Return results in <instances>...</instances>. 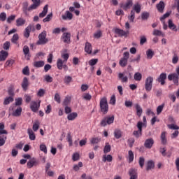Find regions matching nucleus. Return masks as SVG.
<instances>
[{"label": "nucleus", "instance_id": "nucleus-1", "mask_svg": "<svg viewBox=\"0 0 179 179\" xmlns=\"http://www.w3.org/2000/svg\"><path fill=\"white\" fill-rule=\"evenodd\" d=\"M33 3L29 7V2L24 1L22 3V11L25 16H29V12L37 9L41 5V0H31Z\"/></svg>", "mask_w": 179, "mask_h": 179}, {"label": "nucleus", "instance_id": "nucleus-2", "mask_svg": "<svg viewBox=\"0 0 179 179\" xmlns=\"http://www.w3.org/2000/svg\"><path fill=\"white\" fill-rule=\"evenodd\" d=\"M99 106L102 114L106 115L108 113V102L107 101V97L103 96L101 99Z\"/></svg>", "mask_w": 179, "mask_h": 179}, {"label": "nucleus", "instance_id": "nucleus-3", "mask_svg": "<svg viewBox=\"0 0 179 179\" xmlns=\"http://www.w3.org/2000/svg\"><path fill=\"white\" fill-rule=\"evenodd\" d=\"M47 37V31H43L41 34L38 35V41L36 42L37 45H44V44H47L48 39Z\"/></svg>", "mask_w": 179, "mask_h": 179}, {"label": "nucleus", "instance_id": "nucleus-4", "mask_svg": "<svg viewBox=\"0 0 179 179\" xmlns=\"http://www.w3.org/2000/svg\"><path fill=\"white\" fill-rule=\"evenodd\" d=\"M129 59V52H124L123 57L120 60L119 64L122 68H125L128 65V59Z\"/></svg>", "mask_w": 179, "mask_h": 179}, {"label": "nucleus", "instance_id": "nucleus-5", "mask_svg": "<svg viewBox=\"0 0 179 179\" xmlns=\"http://www.w3.org/2000/svg\"><path fill=\"white\" fill-rule=\"evenodd\" d=\"M152 86H153V78L151 76H149L145 79V89L146 92H150V90H152Z\"/></svg>", "mask_w": 179, "mask_h": 179}, {"label": "nucleus", "instance_id": "nucleus-6", "mask_svg": "<svg viewBox=\"0 0 179 179\" xmlns=\"http://www.w3.org/2000/svg\"><path fill=\"white\" fill-rule=\"evenodd\" d=\"M113 122H114V115L111 117L107 116L101 121V127H106L107 124L110 125L113 124Z\"/></svg>", "mask_w": 179, "mask_h": 179}, {"label": "nucleus", "instance_id": "nucleus-7", "mask_svg": "<svg viewBox=\"0 0 179 179\" xmlns=\"http://www.w3.org/2000/svg\"><path fill=\"white\" fill-rule=\"evenodd\" d=\"M142 127H143V123L142 122H138L137 128L138 130L133 132V135L136 138H141V136H142Z\"/></svg>", "mask_w": 179, "mask_h": 179}, {"label": "nucleus", "instance_id": "nucleus-8", "mask_svg": "<svg viewBox=\"0 0 179 179\" xmlns=\"http://www.w3.org/2000/svg\"><path fill=\"white\" fill-rule=\"evenodd\" d=\"M115 34H118L119 37H128V35L129 34V31H124L119 28L115 29Z\"/></svg>", "mask_w": 179, "mask_h": 179}, {"label": "nucleus", "instance_id": "nucleus-9", "mask_svg": "<svg viewBox=\"0 0 179 179\" xmlns=\"http://www.w3.org/2000/svg\"><path fill=\"white\" fill-rule=\"evenodd\" d=\"M132 5H134V1H132V0H127L124 4L123 3H120V8H122L124 10H128V9H131Z\"/></svg>", "mask_w": 179, "mask_h": 179}, {"label": "nucleus", "instance_id": "nucleus-10", "mask_svg": "<svg viewBox=\"0 0 179 179\" xmlns=\"http://www.w3.org/2000/svg\"><path fill=\"white\" fill-rule=\"evenodd\" d=\"M168 79L169 80H173V83L176 85V86H178L179 76L177 75V73H173L172 74H169L168 76Z\"/></svg>", "mask_w": 179, "mask_h": 179}, {"label": "nucleus", "instance_id": "nucleus-11", "mask_svg": "<svg viewBox=\"0 0 179 179\" xmlns=\"http://www.w3.org/2000/svg\"><path fill=\"white\" fill-rule=\"evenodd\" d=\"M34 30V26L29 24L26 29L24 32V37L25 38H29L30 37V33H31V31Z\"/></svg>", "mask_w": 179, "mask_h": 179}, {"label": "nucleus", "instance_id": "nucleus-12", "mask_svg": "<svg viewBox=\"0 0 179 179\" xmlns=\"http://www.w3.org/2000/svg\"><path fill=\"white\" fill-rule=\"evenodd\" d=\"M62 38L66 44H71V33L64 32L62 36Z\"/></svg>", "mask_w": 179, "mask_h": 179}, {"label": "nucleus", "instance_id": "nucleus-13", "mask_svg": "<svg viewBox=\"0 0 179 179\" xmlns=\"http://www.w3.org/2000/svg\"><path fill=\"white\" fill-rule=\"evenodd\" d=\"M166 79H167V74H166V73H162L157 78V81L161 83L162 86H163L166 84Z\"/></svg>", "mask_w": 179, "mask_h": 179}, {"label": "nucleus", "instance_id": "nucleus-14", "mask_svg": "<svg viewBox=\"0 0 179 179\" xmlns=\"http://www.w3.org/2000/svg\"><path fill=\"white\" fill-rule=\"evenodd\" d=\"M38 160H37L36 158L31 159L27 164V166L28 169H31V167L34 166H38Z\"/></svg>", "mask_w": 179, "mask_h": 179}, {"label": "nucleus", "instance_id": "nucleus-15", "mask_svg": "<svg viewBox=\"0 0 179 179\" xmlns=\"http://www.w3.org/2000/svg\"><path fill=\"white\" fill-rule=\"evenodd\" d=\"M155 144V140H153L152 138H150L148 139H146L144 143V146L147 149H152V146Z\"/></svg>", "mask_w": 179, "mask_h": 179}, {"label": "nucleus", "instance_id": "nucleus-16", "mask_svg": "<svg viewBox=\"0 0 179 179\" xmlns=\"http://www.w3.org/2000/svg\"><path fill=\"white\" fill-rule=\"evenodd\" d=\"M30 108L31 111L36 113V111H38V108H40V103H38L34 101H31L30 104Z\"/></svg>", "mask_w": 179, "mask_h": 179}, {"label": "nucleus", "instance_id": "nucleus-17", "mask_svg": "<svg viewBox=\"0 0 179 179\" xmlns=\"http://www.w3.org/2000/svg\"><path fill=\"white\" fill-rule=\"evenodd\" d=\"M22 108L20 106H17V108H14L13 110L11 115H13V117H20V115H22Z\"/></svg>", "mask_w": 179, "mask_h": 179}, {"label": "nucleus", "instance_id": "nucleus-18", "mask_svg": "<svg viewBox=\"0 0 179 179\" xmlns=\"http://www.w3.org/2000/svg\"><path fill=\"white\" fill-rule=\"evenodd\" d=\"M21 86L24 92H26L29 87V79L27 77L23 78Z\"/></svg>", "mask_w": 179, "mask_h": 179}, {"label": "nucleus", "instance_id": "nucleus-19", "mask_svg": "<svg viewBox=\"0 0 179 179\" xmlns=\"http://www.w3.org/2000/svg\"><path fill=\"white\" fill-rule=\"evenodd\" d=\"M129 179H138V173L136 169H131L129 171Z\"/></svg>", "mask_w": 179, "mask_h": 179}, {"label": "nucleus", "instance_id": "nucleus-20", "mask_svg": "<svg viewBox=\"0 0 179 179\" xmlns=\"http://www.w3.org/2000/svg\"><path fill=\"white\" fill-rule=\"evenodd\" d=\"M73 17V15L69 11H66L65 15H62V19H63V20H66L67 19L69 20H72Z\"/></svg>", "mask_w": 179, "mask_h": 179}, {"label": "nucleus", "instance_id": "nucleus-21", "mask_svg": "<svg viewBox=\"0 0 179 179\" xmlns=\"http://www.w3.org/2000/svg\"><path fill=\"white\" fill-rule=\"evenodd\" d=\"M164 8H165V4L162 1L158 4H157V9L158 12H159L160 13H163V12H164Z\"/></svg>", "mask_w": 179, "mask_h": 179}, {"label": "nucleus", "instance_id": "nucleus-22", "mask_svg": "<svg viewBox=\"0 0 179 179\" xmlns=\"http://www.w3.org/2000/svg\"><path fill=\"white\" fill-rule=\"evenodd\" d=\"M124 73H118V78L122 83H127V82H128V77L127 76H124Z\"/></svg>", "mask_w": 179, "mask_h": 179}, {"label": "nucleus", "instance_id": "nucleus-23", "mask_svg": "<svg viewBox=\"0 0 179 179\" xmlns=\"http://www.w3.org/2000/svg\"><path fill=\"white\" fill-rule=\"evenodd\" d=\"M23 104V99L22 98H17L15 99V102L14 106L12 108V110L16 108L17 107H20Z\"/></svg>", "mask_w": 179, "mask_h": 179}, {"label": "nucleus", "instance_id": "nucleus-24", "mask_svg": "<svg viewBox=\"0 0 179 179\" xmlns=\"http://www.w3.org/2000/svg\"><path fill=\"white\" fill-rule=\"evenodd\" d=\"M8 53L5 50H1L0 52V61H6V58H8Z\"/></svg>", "mask_w": 179, "mask_h": 179}, {"label": "nucleus", "instance_id": "nucleus-25", "mask_svg": "<svg viewBox=\"0 0 179 179\" xmlns=\"http://www.w3.org/2000/svg\"><path fill=\"white\" fill-rule=\"evenodd\" d=\"M92 44L89 42H87L85 46V52H87V54H92Z\"/></svg>", "mask_w": 179, "mask_h": 179}, {"label": "nucleus", "instance_id": "nucleus-26", "mask_svg": "<svg viewBox=\"0 0 179 179\" xmlns=\"http://www.w3.org/2000/svg\"><path fill=\"white\" fill-rule=\"evenodd\" d=\"M45 62L44 61L41 60V61H37L34 62V68H43L44 66Z\"/></svg>", "mask_w": 179, "mask_h": 179}, {"label": "nucleus", "instance_id": "nucleus-27", "mask_svg": "<svg viewBox=\"0 0 179 179\" xmlns=\"http://www.w3.org/2000/svg\"><path fill=\"white\" fill-rule=\"evenodd\" d=\"M27 132H28V135L29 136V139L31 141H35L36 140V134H34V132L33 131V130L29 128L27 129Z\"/></svg>", "mask_w": 179, "mask_h": 179}, {"label": "nucleus", "instance_id": "nucleus-28", "mask_svg": "<svg viewBox=\"0 0 179 179\" xmlns=\"http://www.w3.org/2000/svg\"><path fill=\"white\" fill-rule=\"evenodd\" d=\"M48 13V5L46 4L43 7V11L39 14V17H45V15H47Z\"/></svg>", "mask_w": 179, "mask_h": 179}, {"label": "nucleus", "instance_id": "nucleus-29", "mask_svg": "<svg viewBox=\"0 0 179 179\" xmlns=\"http://www.w3.org/2000/svg\"><path fill=\"white\" fill-rule=\"evenodd\" d=\"M25 23H26V20L22 17H20L16 20V26L17 27H20V26H23V24H24Z\"/></svg>", "mask_w": 179, "mask_h": 179}, {"label": "nucleus", "instance_id": "nucleus-30", "mask_svg": "<svg viewBox=\"0 0 179 179\" xmlns=\"http://www.w3.org/2000/svg\"><path fill=\"white\" fill-rule=\"evenodd\" d=\"M155 169V162L153 161H148L146 166V171L152 170Z\"/></svg>", "mask_w": 179, "mask_h": 179}, {"label": "nucleus", "instance_id": "nucleus-31", "mask_svg": "<svg viewBox=\"0 0 179 179\" xmlns=\"http://www.w3.org/2000/svg\"><path fill=\"white\" fill-rule=\"evenodd\" d=\"M168 24H169V29H171V30H174L175 31H177L178 30L177 29V27L176 26V24L173 23V20H169Z\"/></svg>", "mask_w": 179, "mask_h": 179}, {"label": "nucleus", "instance_id": "nucleus-32", "mask_svg": "<svg viewBox=\"0 0 179 179\" xmlns=\"http://www.w3.org/2000/svg\"><path fill=\"white\" fill-rule=\"evenodd\" d=\"M161 142L162 145H167V138H166V131L161 134Z\"/></svg>", "mask_w": 179, "mask_h": 179}, {"label": "nucleus", "instance_id": "nucleus-33", "mask_svg": "<svg viewBox=\"0 0 179 179\" xmlns=\"http://www.w3.org/2000/svg\"><path fill=\"white\" fill-rule=\"evenodd\" d=\"M136 114L138 117H141L142 115V113H143V110H142V108L139 104H136Z\"/></svg>", "mask_w": 179, "mask_h": 179}, {"label": "nucleus", "instance_id": "nucleus-34", "mask_svg": "<svg viewBox=\"0 0 179 179\" xmlns=\"http://www.w3.org/2000/svg\"><path fill=\"white\" fill-rule=\"evenodd\" d=\"M141 4H139V3L134 4L133 6V10H134V12L137 13H141Z\"/></svg>", "mask_w": 179, "mask_h": 179}, {"label": "nucleus", "instance_id": "nucleus-35", "mask_svg": "<svg viewBox=\"0 0 179 179\" xmlns=\"http://www.w3.org/2000/svg\"><path fill=\"white\" fill-rule=\"evenodd\" d=\"M71 96H66L63 101L62 106H69V104L71 103Z\"/></svg>", "mask_w": 179, "mask_h": 179}, {"label": "nucleus", "instance_id": "nucleus-36", "mask_svg": "<svg viewBox=\"0 0 179 179\" xmlns=\"http://www.w3.org/2000/svg\"><path fill=\"white\" fill-rule=\"evenodd\" d=\"M103 162L106 163V162H108L109 163L113 162V156L111 155H108L107 156L103 155Z\"/></svg>", "mask_w": 179, "mask_h": 179}, {"label": "nucleus", "instance_id": "nucleus-37", "mask_svg": "<svg viewBox=\"0 0 179 179\" xmlns=\"http://www.w3.org/2000/svg\"><path fill=\"white\" fill-rule=\"evenodd\" d=\"M147 54V58L148 59H152L153 58V56L155 55V52L152 50V49H148L146 52Z\"/></svg>", "mask_w": 179, "mask_h": 179}, {"label": "nucleus", "instance_id": "nucleus-38", "mask_svg": "<svg viewBox=\"0 0 179 179\" xmlns=\"http://www.w3.org/2000/svg\"><path fill=\"white\" fill-rule=\"evenodd\" d=\"M76 117H78V113H72L69 114V115L67 116V118H68L69 121H73V120H75V118H76Z\"/></svg>", "mask_w": 179, "mask_h": 179}, {"label": "nucleus", "instance_id": "nucleus-39", "mask_svg": "<svg viewBox=\"0 0 179 179\" xmlns=\"http://www.w3.org/2000/svg\"><path fill=\"white\" fill-rule=\"evenodd\" d=\"M114 135H115V138H116V139H120V138H121L122 136V132L121 131V130L116 129L114 131Z\"/></svg>", "mask_w": 179, "mask_h": 179}, {"label": "nucleus", "instance_id": "nucleus-40", "mask_svg": "<svg viewBox=\"0 0 179 179\" xmlns=\"http://www.w3.org/2000/svg\"><path fill=\"white\" fill-rule=\"evenodd\" d=\"M109 152H111V145L108 144V143H106V145L103 148V153H108Z\"/></svg>", "mask_w": 179, "mask_h": 179}, {"label": "nucleus", "instance_id": "nucleus-41", "mask_svg": "<svg viewBox=\"0 0 179 179\" xmlns=\"http://www.w3.org/2000/svg\"><path fill=\"white\" fill-rule=\"evenodd\" d=\"M80 167H83V163H82V162H78V164H75L73 167V170H74V171H79Z\"/></svg>", "mask_w": 179, "mask_h": 179}, {"label": "nucleus", "instance_id": "nucleus-42", "mask_svg": "<svg viewBox=\"0 0 179 179\" xmlns=\"http://www.w3.org/2000/svg\"><path fill=\"white\" fill-rule=\"evenodd\" d=\"M13 101V97L8 96L4 99L3 104L4 106H8V104H9L10 103H12Z\"/></svg>", "mask_w": 179, "mask_h": 179}, {"label": "nucleus", "instance_id": "nucleus-43", "mask_svg": "<svg viewBox=\"0 0 179 179\" xmlns=\"http://www.w3.org/2000/svg\"><path fill=\"white\" fill-rule=\"evenodd\" d=\"M64 61H62V59H58L57 62V66L58 68V69H59L61 71V69H62V67L64 66Z\"/></svg>", "mask_w": 179, "mask_h": 179}, {"label": "nucleus", "instance_id": "nucleus-44", "mask_svg": "<svg viewBox=\"0 0 179 179\" xmlns=\"http://www.w3.org/2000/svg\"><path fill=\"white\" fill-rule=\"evenodd\" d=\"M101 141V138L99 137L92 138L90 141L92 145H97L100 141Z\"/></svg>", "mask_w": 179, "mask_h": 179}, {"label": "nucleus", "instance_id": "nucleus-45", "mask_svg": "<svg viewBox=\"0 0 179 179\" xmlns=\"http://www.w3.org/2000/svg\"><path fill=\"white\" fill-rule=\"evenodd\" d=\"M130 15H131L128 16V19L129 20H130V22H131V23H134V20H135V11H134V10H131Z\"/></svg>", "mask_w": 179, "mask_h": 179}, {"label": "nucleus", "instance_id": "nucleus-46", "mask_svg": "<svg viewBox=\"0 0 179 179\" xmlns=\"http://www.w3.org/2000/svg\"><path fill=\"white\" fill-rule=\"evenodd\" d=\"M153 36H162V37H164V34L162 32V31L158 29H154L152 32Z\"/></svg>", "mask_w": 179, "mask_h": 179}, {"label": "nucleus", "instance_id": "nucleus-47", "mask_svg": "<svg viewBox=\"0 0 179 179\" xmlns=\"http://www.w3.org/2000/svg\"><path fill=\"white\" fill-rule=\"evenodd\" d=\"M149 16H150V14L148 12H143L141 13L142 20H148V19H149Z\"/></svg>", "mask_w": 179, "mask_h": 179}, {"label": "nucleus", "instance_id": "nucleus-48", "mask_svg": "<svg viewBox=\"0 0 179 179\" xmlns=\"http://www.w3.org/2000/svg\"><path fill=\"white\" fill-rule=\"evenodd\" d=\"M38 128H40V122L36 121L32 127V129L33 131H34V132L38 131Z\"/></svg>", "mask_w": 179, "mask_h": 179}, {"label": "nucleus", "instance_id": "nucleus-49", "mask_svg": "<svg viewBox=\"0 0 179 179\" xmlns=\"http://www.w3.org/2000/svg\"><path fill=\"white\" fill-rule=\"evenodd\" d=\"M134 80L140 81L142 80V74L139 72H137L134 74Z\"/></svg>", "mask_w": 179, "mask_h": 179}, {"label": "nucleus", "instance_id": "nucleus-50", "mask_svg": "<svg viewBox=\"0 0 179 179\" xmlns=\"http://www.w3.org/2000/svg\"><path fill=\"white\" fill-rule=\"evenodd\" d=\"M17 40H19V35L15 34L13 36L11 42L13 43V44H17Z\"/></svg>", "mask_w": 179, "mask_h": 179}, {"label": "nucleus", "instance_id": "nucleus-51", "mask_svg": "<svg viewBox=\"0 0 179 179\" xmlns=\"http://www.w3.org/2000/svg\"><path fill=\"white\" fill-rule=\"evenodd\" d=\"M138 164L141 169H143V166H145V158L143 157H139Z\"/></svg>", "mask_w": 179, "mask_h": 179}, {"label": "nucleus", "instance_id": "nucleus-52", "mask_svg": "<svg viewBox=\"0 0 179 179\" xmlns=\"http://www.w3.org/2000/svg\"><path fill=\"white\" fill-rule=\"evenodd\" d=\"M164 108V103H162V105H159L157 108V115H159V114H162V111H163Z\"/></svg>", "mask_w": 179, "mask_h": 179}, {"label": "nucleus", "instance_id": "nucleus-53", "mask_svg": "<svg viewBox=\"0 0 179 179\" xmlns=\"http://www.w3.org/2000/svg\"><path fill=\"white\" fill-rule=\"evenodd\" d=\"M64 82L65 85H69V83L72 82V78L69 76H66L64 77Z\"/></svg>", "mask_w": 179, "mask_h": 179}, {"label": "nucleus", "instance_id": "nucleus-54", "mask_svg": "<svg viewBox=\"0 0 179 179\" xmlns=\"http://www.w3.org/2000/svg\"><path fill=\"white\" fill-rule=\"evenodd\" d=\"M6 142V136H0V147L3 146Z\"/></svg>", "mask_w": 179, "mask_h": 179}, {"label": "nucleus", "instance_id": "nucleus-55", "mask_svg": "<svg viewBox=\"0 0 179 179\" xmlns=\"http://www.w3.org/2000/svg\"><path fill=\"white\" fill-rule=\"evenodd\" d=\"M129 163H132L134 162V152L132 150H129Z\"/></svg>", "mask_w": 179, "mask_h": 179}, {"label": "nucleus", "instance_id": "nucleus-56", "mask_svg": "<svg viewBox=\"0 0 179 179\" xmlns=\"http://www.w3.org/2000/svg\"><path fill=\"white\" fill-rule=\"evenodd\" d=\"M52 19V13H50L48 14L45 18L43 20V23H45L47 22H50Z\"/></svg>", "mask_w": 179, "mask_h": 179}, {"label": "nucleus", "instance_id": "nucleus-57", "mask_svg": "<svg viewBox=\"0 0 179 179\" xmlns=\"http://www.w3.org/2000/svg\"><path fill=\"white\" fill-rule=\"evenodd\" d=\"M44 80L47 82V83H51L52 82L53 79L52 77L50 75H45L44 77Z\"/></svg>", "mask_w": 179, "mask_h": 179}, {"label": "nucleus", "instance_id": "nucleus-58", "mask_svg": "<svg viewBox=\"0 0 179 179\" xmlns=\"http://www.w3.org/2000/svg\"><path fill=\"white\" fill-rule=\"evenodd\" d=\"M8 96H10V97H13V96H15V92L13 90V87H10L8 88Z\"/></svg>", "mask_w": 179, "mask_h": 179}, {"label": "nucleus", "instance_id": "nucleus-59", "mask_svg": "<svg viewBox=\"0 0 179 179\" xmlns=\"http://www.w3.org/2000/svg\"><path fill=\"white\" fill-rule=\"evenodd\" d=\"M22 73L23 75L27 76L30 75V69H29V66H27L22 69Z\"/></svg>", "mask_w": 179, "mask_h": 179}, {"label": "nucleus", "instance_id": "nucleus-60", "mask_svg": "<svg viewBox=\"0 0 179 179\" xmlns=\"http://www.w3.org/2000/svg\"><path fill=\"white\" fill-rule=\"evenodd\" d=\"M97 62H99V59H92L89 61V65H90V66H94Z\"/></svg>", "mask_w": 179, "mask_h": 179}, {"label": "nucleus", "instance_id": "nucleus-61", "mask_svg": "<svg viewBox=\"0 0 179 179\" xmlns=\"http://www.w3.org/2000/svg\"><path fill=\"white\" fill-rule=\"evenodd\" d=\"M101 36H103V34L101 33V31H100V30L96 31V32H95L94 34V38H100V37H101Z\"/></svg>", "mask_w": 179, "mask_h": 179}, {"label": "nucleus", "instance_id": "nucleus-62", "mask_svg": "<svg viewBox=\"0 0 179 179\" xmlns=\"http://www.w3.org/2000/svg\"><path fill=\"white\" fill-rule=\"evenodd\" d=\"M170 15H171V12H167L165 14H164L163 16H162L160 17L161 22H163V20H164V19H167V17H169V16H170Z\"/></svg>", "mask_w": 179, "mask_h": 179}, {"label": "nucleus", "instance_id": "nucleus-63", "mask_svg": "<svg viewBox=\"0 0 179 179\" xmlns=\"http://www.w3.org/2000/svg\"><path fill=\"white\" fill-rule=\"evenodd\" d=\"M55 100L59 104L61 103V96H59V94L56 93L55 94Z\"/></svg>", "mask_w": 179, "mask_h": 179}, {"label": "nucleus", "instance_id": "nucleus-64", "mask_svg": "<svg viewBox=\"0 0 179 179\" xmlns=\"http://www.w3.org/2000/svg\"><path fill=\"white\" fill-rule=\"evenodd\" d=\"M178 56L177 55V54H175L172 58V63L176 64H177V62H178Z\"/></svg>", "mask_w": 179, "mask_h": 179}]
</instances>
